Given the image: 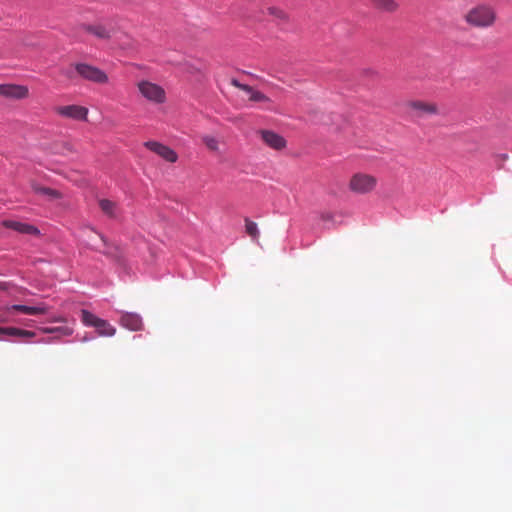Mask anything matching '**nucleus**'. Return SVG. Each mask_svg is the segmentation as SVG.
I'll list each match as a JSON object with an SVG mask.
<instances>
[{"instance_id":"4468645a","label":"nucleus","mask_w":512,"mask_h":512,"mask_svg":"<svg viewBox=\"0 0 512 512\" xmlns=\"http://www.w3.org/2000/svg\"><path fill=\"white\" fill-rule=\"evenodd\" d=\"M441 114V108L435 102L418 101V119Z\"/></svg>"},{"instance_id":"20e7f679","label":"nucleus","mask_w":512,"mask_h":512,"mask_svg":"<svg viewBox=\"0 0 512 512\" xmlns=\"http://www.w3.org/2000/svg\"><path fill=\"white\" fill-rule=\"evenodd\" d=\"M377 185V179L366 173H356L349 181V189L356 194H368Z\"/></svg>"},{"instance_id":"f03ea898","label":"nucleus","mask_w":512,"mask_h":512,"mask_svg":"<svg viewBox=\"0 0 512 512\" xmlns=\"http://www.w3.org/2000/svg\"><path fill=\"white\" fill-rule=\"evenodd\" d=\"M136 87L139 94L152 104H164L167 100L165 89L152 81L140 80L137 82Z\"/></svg>"},{"instance_id":"0eeeda50","label":"nucleus","mask_w":512,"mask_h":512,"mask_svg":"<svg viewBox=\"0 0 512 512\" xmlns=\"http://www.w3.org/2000/svg\"><path fill=\"white\" fill-rule=\"evenodd\" d=\"M55 112L59 116L77 121H86L88 116V109L80 105L57 106Z\"/></svg>"},{"instance_id":"ddd939ff","label":"nucleus","mask_w":512,"mask_h":512,"mask_svg":"<svg viewBox=\"0 0 512 512\" xmlns=\"http://www.w3.org/2000/svg\"><path fill=\"white\" fill-rule=\"evenodd\" d=\"M120 323L123 327L132 331L141 330L143 326L142 318L140 315L129 312L122 314Z\"/></svg>"},{"instance_id":"423d86ee","label":"nucleus","mask_w":512,"mask_h":512,"mask_svg":"<svg viewBox=\"0 0 512 512\" xmlns=\"http://www.w3.org/2000/svg\"><path fill=\"white\" fill-rule=\"evenodd\" d=\"M0 96L11 100H22L29 97V88L25 85L7 83L0 85Z\"/></svg>"},{"instance_id":"9b49d317","label":"nucleus","mask_w":512,"mask_h":512,"mask_svg":"<svg viewBox=\"0 0 512 512\" xmlns=\"http://www.w3.org/2000/svg\"><path fill=\"white\" fill-rule=\"evenodd\" d=\"M231 85L246 92L249 96V100L252 102L270 103L271 100L261 91L255 90L253 87L240 83L237 79H231Z\"/></svg>"},{"instance_id":"dca6fc26","label":"nucleus","mask_w":512,"mask_h":512,"mask_svg":"<svg viewBox=\"0 0 512 512\" xmlns=\"http://www.w3.org/2000/svg\"><path fill=\"white\" fill-rule=\"evenodd\" d=\"M371 7L379 12L394 13L399 5L395 0H370Z\"/></svg>"},{"instance_id":"412c9836","label":"nucleus","mask_w":512,"mask_h":512,"mask_svg":"<svg viewBox=\"0 0 512 512\" xmlns=\"http://www.w3.org/2000/svg\"><path fill=\"white\" fill-rule=\"evenodd\" d=\"M40 330L46 334H56V338L70 336L72 334V330L69 327H43L40 328Z\"/></svg>"},{"instance_id":"f8f14e48","label":"nucleus","mask_w":512,"mask_h":512,"mask_svg":"<svg viewBox=\"0 0 512 512\" xmlns=\"http://www.w3.org/2000/svg\"><path fill=\"white\" fill-rule=\"evenodd\" d=\"M2 224L4 227L15 230L21 234H28L33 236L40 235L39 229L36 226L28 223H23L14 220H4Z\"/></svg>"},{"instance_id":"39448f33","label":"nucleus","mask_w":512,"mask_h":512,"mask_svg":"<svg viewBox=\"0 0 512 512\" xmlns=\"http://www.w3.org/2000/svg\"><path fill=\"white\" fill-rule=\"evenodd\" d=\"M75 70L83 79L96 84H107L109 81L108 75L96 66L77 63L75 64Z\"/></svg>"},{"instance_id":"6e6552de","label":"nucleus","mask_w":512,"mask_h":512,"mask_svg":"<svg viewBox=\"0 0 512 512\" xmlns=\"http://www.w3.org/2000/svg\"><path fill=\"white\" fill-rule=\"evenodd\" d=\"M144 146L169 163H175L178 160L177 153L169 146L160 142L147 141L144 143Z\"/></svg>"},{"instance_id":"f257e3e1","label":"nucleus","mask_w":512,"mask_h":512,"mask_svg":"<svg viewBox=\"0 0 512 512\" xmlns=\"http://www.w3.org/2000/svg\"><path fill=\"white\" fill-rule=\"evenodd\" d=\"M497 18L496 8L490 3H478L464 15L465 22L478 29L494 26Z\"/></svg>"},{"instance_id":"9d476101","label":"nucleus","mask_w":512,"mask_h":512,"mask_svg":"<svg viewBox=\"0 0 512 512\" xmlns=\"http://www.w3.org/2000/svg\"><path fill=\"white\" fill-rule=\"evenodd\" d=\"M259 135L261 140L271 149L279 151L287 146L285 138L272 130H260Z\"/></svg>"},{"instance_id":"6ab92c4d","label":"nucleus","mask_w":512,"mask_h":512,"mask_svg":"<svg viewBox=\"0 0 512 512\" xmlns=\"http://www.w3.org/2000/svg\"><path fill=\"white\" fill-rule=\"evenodd\" d=\"M11 310L28 315H40L47 313V307L45 306L13 305Z\"/></svg>"},{"instance_id":"f3484780","label":"nucleus","mask_w":512,"mask_h":512,"mask_svg":"<svg viewBox=\"0 0 512 512\" xmlns=\"http://www.w3.org/2000/svg\"><path fill=\"white\" fill-rule=\"evenodd\" d=\"M90 231L92 233H95L99 236L100 240L102 241L103 245H104V249L103 250H100L98 249V247H94L95 250H98L100 251L101 253H103L104 255L108 256V257H111V258H114V259H117L118 258V248L114 245H111L108 243V240L106 239V237L100 233H97L94 229H90ZM91 247L93 248V246L91 245Z\"/></svg>"},{"instance_id":"4be33fe9","label":"nucleus","mask_w":512,"mask_h":512,"mask_svg":"<svg viewBox=\"0 0 512 512\" xmlns=\"http://www.w3.org/2000/svg\"><path fill=\"white\" fill-rule=\"evenodd\" d=\"M245 231L253 240L258 241L260 233L257 223L249 218H245Z\"/></svg>"},{"instance_id":"393cba45","label":"nucleus","mask_w":512,"mask_h":512,"mask_svg":"<svg viewBox=\"0 0 512 512\" xmlns=\"http://www.w3.org/2000/svg\"><path fill=\"white\" fill-rule=\"evenodd\" d=\"M35 335L36 334L33 331L25 330V329H20L19 328L18 337H21V338H33V337H35Z\"/></svg>"},{"instance_id":"a211bd4d","label":"nucleus","mask_w":512,"mask_h":512,"mask_svg":"<svg viewBox=\"0 0 512 512\" xmlns=\"http://www.w3.org/2000/svg\"><path fill=\"white\" fill-rule=\"evenodd\" d=\"M99 207L101 211L109 218H116L119 214V208L117 203L109 199L99 200Z\"/></svg>"},{"instance_id":"bb28decb","label":"nucleus","mask_w":512,"mask_h":512,"mask_svg":"<svg viewBox=\"0 0 512 512\" xmlns=\"http://www.w3.org/2000/svg\"><path fill=\"white\" fill-rule=\"evenodd\" d=\"M502 159H504V160L507 159V155H503Z\"/></svg>"},{"instance_id":"2eb2a0df","label":"nucleus","mask_w":512,"mask_h":512,"mask_svg":"<svg viewBox=\"0 0 512 512\" xmlns=\"http://www.w3.org/2000/svg\"><path fill=\"white\" fill-rule=\"evenodd\" d=\"M31 188L36 194L45 196L49 200H57L62 198V193L60 191L50 187L42 186L35 181L31 182Z\"/></svg>"},{"instance_id":"5701e85b","label":"nucleus","mask_w":512,"mask_h":512,"mask_svg":"<svg viewBox=\"0 0 512 512\" xmlns=\"http://www.w3.org/2000/svg\"><path fill=\"white\" fill-rule=\"evenodd\" d=\"M267 13L274 17L275 19H279L283 22H287L288 21V15L285 11H283L281 8L279 7H275V6H271V7H268L267 8Z\"/></svg>"},{"instance_id":"1a4fd4ad","label":"nucleus","mask_w":512,"mask_h":512,"mask_svg":"<svg viewBox=\"0 0 512 512\" xmlns=\"http://www.w3.org/2000/svg\"><path fill=\"white\" fill-rule=\"evenodd\" d=\"M82 28L85 32L92 34L98 39L102 40H109L115 33V29L111 24H84Z\"/></svg>"},{"instance_id":"b1692460","label":"nucleus","mask_w":512,"mask_h":512,"mask_svg":"<svg viewBox=\"0 0 512 512\" xmlns=\"http://www.w3.org/2000/svg\"><path fill=\"white\" fill-rule=\"evenodd\" d=\"M19 328L16 327H1L0 334L8 335L12 337H18Z\"/></svg>"},{"instance_id":"aec40b11","label":"nucleus","mask_w":512,"mask_h":512,"mask_svg":"<svg viewBox=\"0 0 512 512\" xmlns=\"http://www.w3.org/2000/svg\"><path fill=\"white\" fill-rule=\"evenodd\" d=\"M201 141L209 151L214 153L220 152V141L215 136L208 134L202 135Z\"/></svg>"},{"instance_id":"7ed1b4c3","label":"nucleus","mask_w":512,"mask_h":512,"mask_svg":"<svg viewBox=\"0 0 512 512\" xmlns=\"http://www.w3.org/2000/svg\"><path fill=\"white\" fill-rule=\"evenodd\" d=\"M81 320L86 326L94 327L99 336L111 337L116 333L115 327L108 321L97 317L88 310L81 311Z\"/></svg>"},{"instance_id":"a878e982","label":"nucleus","mask_w":512,"mask_h":512,"mask_svg":"<svg viewBox=\"0 0 512 512\" xmlns=\"http://www.w3.org/2000/svg\"><path fill=\"white\" fill-rule=\"evenodd\" d=\"M55 321L64 322V319H63V318H58V319H56Z\"/></svg>"}]
</instances>
